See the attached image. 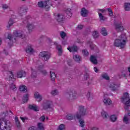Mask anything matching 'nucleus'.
I'll use <instances>...</instances> for the list:
<instances>
[{"instance_id": "f704fd0d", "label": "nucleus", "mask_w": 130, "mask_h": 130, "mask_svg": "<svg viewBox=\"0 0 130 130\" xmlns=\"http://www.w3.org/2000/svg\"><path fill=\"white\" fill-rule=\"evenodd\" d=\"M10 88L11 90H12L13 91H16V90H17V87H16V85L14 83H12L10 85Z\"/></svg>"}, {"instance_id": "6ab92c4d", "label": "nucleus", "mask_w": 130, "mask_h": 130, "mask_svg": "<svg viewBox=\"0 0 130 130\" xmlns=\"http://www.w3.org/2000/svg\"><path fill=\"white\" fill-rule=\"evenodd\" d=\"M90 61L93 63V64H97L98 63V61H97V58L96 57L93 55H91L90 56Z\"/></svg>"}, {"instance_id": "423d86ee", "label": "nucleus", "mask_w": 130, "mask_h": 130, "mask_svg": "<svg viewBox=\"0 0 130 130\" xmlns=\"http://www.w3.org/2000/svg\"><path fill=\"white\" fill-rule=\"evenodd\" d=\"M130 97L129 94L127 92H125L123 94V97L121 98L122 102L126 101L125 105L130 106ZM126 100H128L126 101Z\"/></svg>"}, {"instance_id": "aec40b11", "label": "nucleus", "mask_w": 130, "mask_h": 130, "mask_svg": "<svg viewBox=\"0 0 130 130\" xmlns=\"http://www.w3.org/2000/svg\"><path fill=\"white\" fill-rule=\"evenodd\" d=\"M66 13L67 14V17L68 18H71V17H72V16H73V14H72V10L70 8H68L66 10Z\"/></svg>"}, {"instance_id": "f257e3e1", "label": "nucleus", "mask_w": 130, "mask_h": 130, "mask_svg": "<svg viewBox=\"0 0 130 130\" xmlns=\"http://www.w3.org/2000/svg\"><path fill=\"white\" fill-rule=\"evenodd\" d=\"M79 108V112L76 114L77 119H79L80 126L84 127L85 126V121L82 118H83L84 115H86L87 110L83 106H80Z\"/></svg>"}, {"instance_id": "e2e57ef3", "label": "nucleus", "mask_w": 130, "mask_h": 130, "mask_svg": "<svg viewBox=\"0 0 130 130\" xmlns=\"http://www.w3.org/2000/svg\"><path fill=\"white\" fill-rule=\"evenodd\" d=\"M15 119V122L19 121V118L18 117L16 116Z\"/></svg>"}, {"instance_id": "dca6fc26", "label": "nucleus", "mask_w": 130, "mask_h": 130, "mask_svg": "<svg viewBox=\"0 0 130 130\" xmlns=\"http://www.w3.org/2000/svg\"><path fill=\"white\" fill-rule=\"evenodd\" d=\"M69 95L71 97V96H72L73 99H76L77 97H78V95H77V92L75 91V90L71 91L69 92Z\"/></svg>"}, {"instance_id": "4468645a", "label": "nucleus", "mask_w": 130, "mask_h": 130, "mask_svg": "<svg viewBox=\"0 0 130 130\" xmlns=\"http://www.w3.org/2000/svg\"><path fill=\"white\" fill-rule=\"evenodd\" d=\"M66 118L68 120H73V119H76L77 118V115L75 116L72 114H69L66 115Z\"/></svg>"}, {"instance_id": "864d4df0", "label": "nucleus", "mask_w": 130, "mask_h": 130, "mask_svg": "<svg viewBox=\"0 0 130 130\" xmlns=\"http://www.w3.org/2000/svg\"><path fill=\"white\" fill-rule=\"evenodd\" d=\"M40 120L41 121H44V120H45V116H42L40 118Z\"/></svg>"}, {"instance_id": "052dcab7", "label": "nucleus", "mask_w": 130, "mask_h": 130, "mask_svg": "<svg viewBox=\"0 0 130 130\" xmlns=\"http://www.w3.org/2000/svg\"><path fill=\"white\" fill-rule=\"evenodd\" d=\"M98 11H100V12H101L102 13H104V12H105V10L102 9H98Z\"/></svg>"}, {"instance_id": "a18cd8bd", "label": "nucleus", "mask_w": 130, "mask_h": 130, "mask_svg": "<svg viewBox=\"0 0 130 130\" xmlns=\"http://www.w3.org/2000/svg\"><path fill=\"white\" fill-rule=\"evenodd\" d=\"M98 14L100 20L104 21V16L102 15V14L100 13H99V12H98Z\"/></svg>"}, {"instance_id": "f03ea898", "label": "nucleus", "mask_w": 130, "mask_h": 130, "mask_svg": "<svg viewBox=\"0 0 130 130\" xmlns=\"http://www.w3.org/2000/svg\"><path fill=\"white\" fill-rule=\"evenodd\" d=\"M126 44V36L125 35H121L120 39H116L114 43V46L116 47H120V48H124Z\"/></svg>"}, {"instance_id": "de8ad7c7", "label": "nucleus", "mask_w": 130, "mask_h": 130, "mask_svg": "<svg viewBox=\"0 0 130 130\" xmlns=\"http://www.w3.org/2000/svg\"><path fill=\"white\" fill-rule=\"evenodd\" d=\"M58 129H59V130L64 129V125L63 124L59 125V126L58 127Z\"/></svg>"}, {"instance_id": "774afa93", "label": "nucleus", "mask_w": 130, "mask_h": 130, "mask_svg": "<svg viewBox=\"0 0 130 130\" xmlns=\"http://www.w3.org/2000/svg\"><path fill=\"white\" fill-rule=\"evenodd\" d=\"M128 72H129V75L130 76V67H128Z\"/></svg>"}, {"instance_id": "ddd939ff", "label": "nucleus", "mask_w": 130, "mask_h": 130, "mask_svg": "<svg viewBox=\"0 0 130 130\" xmlns=\"http://www.w3.org/2000/svg\"><path fill=\"white\" fill-rule=\"evenodd\" d=\"M67 49L70 51V52H77V51H78V47L73 46L68 47Z\"/></svg>"}, {"instance_id": "6e6d98bb", "label": "nucleus", "mask_w": 130, "mask_h": 130, "mask_svg": "<svg viewBox=\"0 0 130 130\" xmlns=\"http://www.w3.org/2000/svg\"><path fill=\"white\" fill-rule=\"evenodd\" d=\"M41 72L42 74H43V75H44V76L47 75V72H46L45 70H41Z\"/></svg>"}, {"instance_id": "680f3d73", "label": "nucleus", "mask_w": 130, "mask_h": 130, "mask_svg": "<svg viewBox=\"0 0 130 130\" xmlns=\"http://www.w3.org/2000/svg\"><path fill=\"white\" fill-rule=\"evenodd\" d=\"M128 106H129L125 105V106L124 108L125 110H128Z\"/></svg>"}, {"instance_id": "c85d7f7f", "label": "nucleus", "mask_w": 130, "mask_h": 130, "mask_svg": "<svg viewBox=\"0 0 130 130\" xmlns=\"http://www.w3.org/2000/svg\"><path fill=\"white\" fill-rule=\"evenodd\" d=\"M50 78L52 81H55V78H56V75H55V73H54V72L50 71Z\"/></svg>"}, {"instance_id": "b1692460", "label": "nucleus", "mask_w": 130, "mask_h": 130, "mask_svg": "<svg viewBox=\"0 0 130 130\" xmlns=\"http://www.w3.org/2000/svg\"><path fill=\"white\" fill-rule=\"evenodd\" d=\"M104 103L105 105H110L112 104V101L110 99H105L104 100Z\"/></svg>"}, {"instance_id": "f3484780", "label": "nucleus", "mask_w": 130, "mask_h": 130, "mask_svg": "<svg viewBox=\"0 0 130 130\" xmlns=\"http://www.w3.org/2000/svg\"><path fill=\"white\" fill-rule=\"evenodd\" d=\"M88 15V10H87L85 8H83L81 9V16L82 17H87Z\"/></svg>"}, {"instance_id": "6e6552de", "label": "nucleus", "mask_w": 130, "mask_h": 130, "mask_svg": "<svg viewBox=\"0 0 130 130\" xmlns=\"http://www.w3.org/2000/svg\"><path fill=\"white\" fill-rule=\"evenodd\" d=\"M51 104H52V102L46 101L43 104V107L45 110H46V109H48L50 108V106H51Z\"/></svg>"}, {"instance_id": "e433bc0d", "label": "nucleus", "mask_w": 130, "mask_h": 130, "mask_svg": "<svg viewBox=\"0 0 130 130\" xmlns=\"http://www.w3.org/2000/svg\"><path fill=\"white\" fill-rule=\"evenodd\" d=\"M110 119L111 121L114 122L117 119V118L115 115H112L110 117Z\"/></svg>"}, {"instance_id": "1a4fd4ad", "label": "nucleus", "mask_w": 130, "mask_h": 130, "mask_svg": "<svg viewBox=\"0 0 130 130\" xmlns=\"http://www.w3.org/2000/svg\"><path fill=\"white\" fill-rule=\"evenodd\" d=\"M120 85L119 84H116L114 83H111L109 86L110 89L112 90V91H116L118 88H119Z\"/></svg>"}, {"instance_id": "a878e982", "label": "nucleus", "mask_w": 130, "mask_h": 130, "mask_svg": "<svg viewBox=\"0 0 130 130\" xmlns=\"http://www.w3.org/2000/svg\"><path fill=\"white\" fill-rule=\"evenodd\" d=\"M27 28L29 32L30 33V32H32V30L34 29L35 26L33 24L28 23L27 24Z\"/></svg>"}, {"instance_id": "79ce46f5", "label": "nucleus", "mask_w": 130, "mask_h": 130, "mask_svg": "<svg viewBox=\"0 0 130 130\" xmlns=\"http://www.w3.org/2000/svg\"><path fill=\"white\" fill-rule=\"evenodd\" d=\"M60 36L61 37L62 39H64V37H66V36H67V34L64 31H61L60 32Z\"/></svg>"}, {"instance_id": "9d476101", "label": "nucleus", "mask_w": 130, "mask_h": 130, "mask_svg": "<svg viewBox=\"0 0 130 130\" xmlns=\"http://www.w3.org/2000/svg\"><path fill=\"white\" fill-rule=\"evenodd\" d=\"M54 45H56V48L58 50V55H61L62 53V48L61 45L57 44V43L54 42Z\"/></svg>"}, {"instance_id": "412c9836", "label": "nucleus", "mask_w": 130, "mask_h": 130, "mask_svg": "<svg viewBox=\"0 0 130 130\" xmlns=\"http://www.w3.org/2000/svg\"><path fill=\"white\" fill-rule=\"evenodd\" d=\"M34 96L36 99H39V100L38 101V102L42 101V96H41V95H40L39 92H36L34 94Z\"/></svg>"}, {"instance_id": "37998d69", "label": "nucleus", "mask_w": 130, "mask_h": 130, "mask_svg": "<svg viewBox=\"0 0 130 130\" xmlns=\"http://www.w3.org/2000/svg\"><path fill=\"white\" fill-rule=\"evenodd\" d=\"M108 12L109 13V15L110 17H112L113 16V12H112V10L110 8L107 9Z\"/></svg>"}, {"instance_id": "bb28decb", "label": "nucleus", "mask_w": 130, "mask_h": 130, "mask_svg": "<svg viewBox=\"0 0 130 130\" xmlns=\"http://www.w3.org/2000/svg\"><path fill=\"white\" fill-rule=\"evenodd\" d=\"M19 90L21 92H27V86L22 85L19 87Z\"/></svg>"}, {"instance_id": "5fc2aeb1", "label": "nucleus", "mask_w": 130, "mask_h": 130, "mask_svg": "<svg viewBox=\"0 0 130 130\" xmlns=\"http://www.w3.org/2000/svg\"><path fill=\"white\" fill-rule=\"evenodd\" d=\"M2 8L3 9H4V10H6L7 9H8V8H9V7L8 6V5L4 4L2 5Z\"/></svg>"}, {"instance_id": "473e14b6", "label": "nucleus", "mask_w": 130, "mask_h": 130, "mask_svg": "<svg viewBox=\"0 0 130 130\" xmlns=\"http://www.w3.org/2000/svg\"><path fill=\"white\" fill-rule=\"evenodd\" d=\"M38 128L39 130H44V126H43V123H38Z\"/></svg>"}, {"instance_id": "338daca9", "label": "nucleus", "mask_w": 130, "mask_h": 130, "mask_svg": "<svg viewBox=\"0 0 130 130\" xmlns=\"http://www.w3.org/2000/svg\"><path fill=\"white\" fill-rule=\"evenodd\" d=\"M29 19H31V17H30L29 16L27 17L26 21H29Z\"/></svg>"}, {"instance_id": "49530a36", "label": "nucleus", "mask_w": 130, "mask_h": 130, "mask_svg": "<svg viewBox=\"0 0 130 130\" xmlns=\"http://www.w3.org/2000/svg\"><path fill=\"white\" fill-rule=\"evenodd\" d=\"M8 38L9 39V40H13V39H14V40H16V38H14L13 36L11 34H8Z\"/></svg>"}, {"instance_id": "393cba45", "label": "nucleus", "mask_w": 130, "mask_h": 130, "mask_svg": "<svg viewBox=\"0 0 130 130\" xmlns=\"http://www.w3.org/2000/svg\"><path fill=\"white\" fill-rule=\"evenodd\" d=\"M102 116L103 117L104 119H107V118H109V115L107 114V112L102 111Z\"/></svg>"}, {"instance_id": "c756f323", "label": "nucleus", "mask_w": 130, "mask_h": 130, "mask_svg": "<svg viewBox=\"0 0 130 130\" xmlns=\"http://www.w3.org/2000/svg\"><path fill=\"white\" fill-rule=\"evenodd\" d=\"M101 33L104 36H107V31H106V29L105 27H103L102 28Z\"/></svg>"}, {"instance_id": "a211bd4d", "label": "nucleus", "mask_w": 130, "mask_h": 130, "mask_svg": "<svg viewBox=\"0 0 130 130\" xmlns=\"http://www.w3.org/2000/svg\"><path fill=\"white\" fill-rule=\"evenodd\" d=\"M25 51L26 53H32L34 52V50L32 48L31 45H29L27 46V48L26 49Z\"/></svg>"}, {"instance_id": "bf43d9fd", "label": "nucleus", "mask_w": 130, "mask_h": 130, "mask_svg": "<svg viewBox=\"0 0 130 130\" xmlns=\"http://www.w3.org/2000/svg\"><path fill=\"white\" fill-rule=\"evenodd\" d=\"M89 76L88 73H86L85 75H84V79H89Z\"/></svg>"}, {"instance_id": "7ed1b4c3", "label": "nucleus", "mask_w": 130, "mask_h": 130, "mask_svg": "<svg viewBox=\"0 0 130 130\" xmlns=\"http://www.w3.org/2000/svg\"><path fill=\"white\" fill-rule=\"evenodd\" d=\"M0 129L1 130H11V127L10 123L6 120L5 118L0 119Z\"/></svg>"}, {"instance_id": "3c124183", "label": "nucleus", "mask_w": 130, "mask_h": 130, "mask_svg": "<svg viewBox=\"0 0 130 130\" xmlns=\"http://www.w3.org/2000/svg\"><path fill=\"white\" fill-rule=\"evenodd\" d=\"M20 119H21V120L23 121V122H25V120H26V119H28V118L26 117H20Z\"/></svg>"}, {"instance_id": "cd10ccee", "label": "nucleus", "mask_w": 130, "mask_h": 130, "mask_svg": "<svg viewBox=\"0 0 130 130\" xmlns=\"http://www.w3.org/2000/svg\"><path fill=\"white\" fill-rule=\"evenodd\" d=\"M101 77L102 79H104V80H107L109 81L110 80L109 76H108V75H107V73H104L101 75Z\"/></svg>"}, {"instance_id": "9b49d317", "label": "nucleus", "mask_w": 130, "mask_h": 130, "mask_svg": "<svg viewBox=\"0 0 130 130\" xmlns=\"http://www.w3.org/2000/svg\"><path fill=\"white\" fill-rule=\"evenodd\" d=\"M26 77V72L24 71L21 70L17 72V78L21 79Z\"/></svg>"}, {"instance_id": "72a5a7b5", "label": "nucleus", "mask_w": 130, "mask_h": 130, "mask_svg": "<svg viewBox=\"0 0 130 130\" xmlns=\"http://www.w3.org/2000/svg\"><path fill=\"white\" fill-rule=\"evenodd\" d=\"M28 96V94H26L23 96L22 100H23V102L24 103H26V102H27L28 101V100H29V98Z\"/></svg>"}, {"instance_id": "c03bdc74", "label": "nucleus", "mask_w": 130, "mask_h": 130, "mask_svg": "<svg viewBox=\"0 0 130 130\" xmlns=\"http://www.w3.org/2000/svg\"><path fill=\"white\" fill-rule=\"evenodd\" d=\"M51 94L53 95V96H55V95H57V94H58V91H57V90L55 89L51 91Z\"/></svg>"}, {"instance_id": "7c9ffc66", "label": "nucleus", "mask_w": 130, "mask_h": 130, "mask_svg": "<svg viewBox=\"0 0 130 130\" xmlns=\"http://www.w3.org/2000/svg\"><path fill=\"white\" fill-rule=\"evenodd\" d=\"M8 74H10L9 80H13V79H14V81L16 80V79L14 78L15 76H14V72L9 71L8 72Z\"/></svg>"}, {"instance_id": "4d7b16f0", "label": "nucleus", "mask_w": 130, "mask_h": 130, "mask_svg": "<svg viewBox=\"0 0 130 130\" xmlns=\"http://www.w3.org/2000/svg\"><path fill=\"white\" fill-rule=\"evenodd\" d=\"M28 130H37V129H36V127L32 126L28 128Z\"/></svg>"}, {"instance_id": "13d9d810", "label": "nucleus", "mask_w": 130, "mask_h": 130, "mask_svg": "<svg viewBox=\"0 0 130 130\" xmlns=\"http://www.w3.org/2000/svg\"><path fill=\"white\" fill-rule=\"evenodd\" d=\"M16 124L17 127H20V126H21V124L20 123V121H18L17 122H16Z\"/></svg>"}, {"instance_id": "0eeeda50", "label": "nucleus", "mask_w": 130, "mask_h": 130, "mask_svg": "<svg viewBox=\"0 0 130 130\" xmlns=\"http://www.w3.org/2000/svg\"><path fill=\"white\" fill-rule=\"evenodd\" d=\"M13 35L15 37H20V38H24L25 36L23 35V31L21 30H15L13 32Z\"/></svg>"}, {"instance_id": "2eb2a0df", "label": "nucleus", "mask_w": 130, "mask_h": 130, "mask_svg": "<svg viewBox=\"0 0 130 130\" xmlns=\"http://www.w3.org/2000/svg\"><path fill=\"white\" fill-rule=\"evenodd\" d=\"M115 27L116 30H120V31H123V26H122V22L116 24Z\"/></svg>"}, {"instance_id": "58836bf2", "label": "nucleus", "mask_w": 130, "mask_h": 130, "mask_svg": "<svg viewBox=\"0 0 130 130\" xmlns=\"http://www.w3.org/2000/svg\"><path fill=\"white\" fill-rule=\"evenodd\" d=\"M86 97H87L88 100H92V99H93V95L91 94V93L90 92H88L87 93Z\"/></svg>"}, {"instance_id": "20e7f679", "label": "nucleus", "mask_w": 130, "mask_h": 130, "mask_svg": "<svg viewBox=\"0 0 130 130\" xmlns=\"http://www.w3.org/2000/svg\"><path fill=\"white\" fill-rule=\"evenodd\" d=\"M38 6L39 8L44 7L46 9V11H48L50 9V7H51V4L49 3V0H46L44 3L42 1L38 2Z\"/></svg>"}, {"instance_id": "4be33fe9", "label": "nucleus", "mask_w": 130, "mask_h": 130, "mask_svg": "<svg viewBox=\"0 0 130 130\" xmlns=\"http://www.w3.org/2000/svg\"><path fill=\"white\" fill-rule=\"evenodd\" d=\"M73 58L75 61H77V62H80V61L82 60V58L81 57V56L79 55H74Z\"/></svg>"}, {"instance_id": "0e129e2a", "label": "nucleus", "mask_w": 130, "mask_h": 130, "mask_svg": "<svg viewBox=\"0 0 130 130\" xmlns=\"http://www.w3.org/2000/svg\"><path fill=\"white\" fill-rule=\"evenodd\" d=\"M94 72H95V73H98V69H97L96 67H94Z\"/></svg>"}, {"instance_id": "f8f14e48", "label": "nucleus", "mask_w": 130, "mask_h": 130, "mask_svg": "<svg viewBox=\"0 0 130 130\" xmlns=\"http://www.w3.org/2000/svg\"><path fill=\"white\" fill-rule=\"evenodd\" d=\"M64 17L63 15L58 14L56 20L59 23H63V21H64Z\"/></svg>"}, {"instance_id": "2f4dec72", "label": "nucleus", "mask_w": 130, "mask_h": 130, "mask_svg": "<svg viewBox=\"0 0 130 130\" xmlns=\"http://www.w3.org/2000/svg\"><path fill=\"white\" fill-rule=\"evenodd\" d=\"M124 9H125V11H130V3H125Z\"/></svg>"}, {"instance_id": "69168bd1", "label": "nucleus", "mask_w": 130, "mask_h": 130, "mask_svg": "<svg viewBox=\"0 0 130 130\" xmlns=\"http://www.w3.org/2000/svg\"><path fill=\"white\" fill-rule=\"evenodd\" d=\"M43 68V65H40L39 67V70H40L41 69H42Z\"/></svg>"}, {"instance_id": "603ef678", "label": "nucleus", "mask_w": 130, "mask_h": 130, "mask_svg": "<svg viewBox=\"0 0 130 130\" xmlns=\"http://www.w3.org/2000/svg\"><path fill=\"white\" fill-rule=\"evenodd\" d=\"M77 28L79 29L80 30H82L83 28H84V25L79 24L78 25Z\"/></svg>"}, {"instance_id": "8fccbe9b", "label": "nucleus", "mask_w": 130, "mask_h": 130, "mask_svg": "<svg viewBox=\"0 0 130 130\" xmlns=\"http://www.w3.org/2000/svg\"><path fill=\"white\" fill-rule=\"evenodd\" d=\"M92 42H88L87 44L89 45V46L91 48V49H92V50H93V49H94V46L93 45H92Z\"/></svg>"}, {"instance_id": "39448f33", "label": "nucleus", "mask_w": 130, "mask_h": 130, "mask_svg": "<svg viewBox=\"0 0 130 130\" xmlns=\"http://www.w3.org/2000/svg\"><path fill=\"white\" fill-rule=\"evenodd\" d=\"M39 57L44 61H46L50 58V53L48 51L41 52L39 54Z\"/></svg>"}, {"instance_id": "ea45409f", "label": "nucleus", "mask_w": 130, "mask_h": 130, "mask_svg": "<svg viewBox=\"0 0 130 130\" xmlns=\"http://www.w3.org/2000/svg\"><path fill=\"white\" fill-rule=\"evenodd\" d=\"M92 36L93 38H97L98 36H99V34L98 33V31H94L92 32Z\"/></svg>"}, {"instance_id": "09e8293b", "label": "nucleus", "mask_w": 130, "mask_h": 130, "mask_svg": "<svg viewBox=\"0 0 130 130\" xmlns=\"http://www.w3.org/2000/svg\"><path fill=\"white\" fill-rule=\"evenodd\" d=\"M123 121H124V122H125V123H127V122L128 121V119L127 118V117H126V115L124 116Z\"/></svg>"}, {"instance_id": "5701e85b", "label": "nucleus", "mask_w": 130, "mask_h": 130, "mask_svg": "<svg viewBox=\"0 0 130 130\" xmlns=\"http://www.w3.org/2000/svg\"><path fill=\"white\" fill-rule=\"evenodd\" d=\"M29 109H30L31 110H34V111H38V108L36 106V105H29L28 106Z\"/></svg>"}, {"instance_id": "c9c22d12", "label": "nucleus", "mask_w": 130, "mask_h": 130, "mask_svg": "<svg viewBox=\"0 0 130 130\" xmlns=\"http://www.w3.org/2000/svg\"><path fill=\"white\" fill-rule=\"evenodd\" d=\"M31 77L32 78H36L37 77V73L33 69H31Z\"/></svg>"}, {"instance_id": "a19ab883", "label": "nucleus", "mask_w": 130, "mask_h": 130, "mask_svg": "<svg viewBox=\"0 0 130 130\" xmlns=\"http://www.w3.org/2000/svg\"><path fill=\"white\" fill-rule=\"evenodd\" d=\"M82 54L84 56H88L89 55V52H88V51H87V50L84 49L82 50Z\"/></svg>"}, {"instance_id": "4c0bfd02", "label": "nucleus", "mask_w": 130, "mask_h": 130, "mask_svg": "<svg viewBox=\"0 0 130 130\" xmlns=\"http://www.w3.org/2000/svg\"><path fill=\"white\" fill-rule=\"evenodd\" d=\"M13 24H14V20L13 19L11 18L8 22V28H10V27L13 25Z\"/></svg>"}]
</instances>
